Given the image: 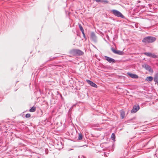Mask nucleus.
<instances>
[{
    "mask_svg": "<svg viewBox=\"0 0 158 158\" xmlns=\"http://www.w3.org/2000/svg\"><path fill=\"white\" fill-rule=\"evenodd\" d=\"M156 38L152 36H147L145 37L142 40L143 42L145 43H152L154 42Z\"/></svg>",
    "mask_w": 158,
    "mask_h": 158,
    "instance_id": "obj_1",
    "label": "nucleus"
},
{
    "mask_svg": "<svg viewBox=\"0 0 158 158\" xmlns=\"http://www.w3.org/2000/svg\"><path fill=\"white\" fill-rule=\"evenodd\" d=\"M113 15L115 16L118 17H120L122 19H124L125 17L124 15L119 11L116 10H111Z\"/></svg>",
    "mask_w": 158,
    "mask_h": 158,
    "instance_id": "obj_2",
    "label": "nucleus"
},
{
    "mask_svg": "<svg viewBox=\"0 0 158 158\" xmlns=\"http://www.w3.org/2000/svg\"><path fill=\"white\" fill-rule=\"evenodd\" d=\"M142 67L144 68L146 70L148 71L150 73H153V70L151 69V67L148 64H144L142 65Z\"/></svg>",
    "mask_w": 158,
    "mask_h": 158,
    "instance_id": "obj_3",
    "label": "nucleus"
},
{
    "mask_svg": "<svg viewBox=\"0 0 158 158\" xmlns=\"http://www.w3.org/2000/svg\"><path fill=\"white\" fill-rule=\"evenodd\" d=\"M140 108L139 106V105L136 104L134 105L133 108L131 110L132 113H135L137 112Z\"/></svg>",
    "mask_w": 158,
    "mask_h": 158,
    "instance_id": "obj_4",
    "label": "nucleus"
},
{
    "mask_svg": "<svg viewBox=\"0 0 158 158\" xmlns=\"http://www.w3.org/2000/svg\"><path fill=\"white\" fill-rule=\"evenodd\" d=\"M111 50L113 53L116 54L120 55H122L124 54V52L123 51L119 50H115L113 47L111 48Z\"/></svg>",
    "mask_w": 158,
    "mask_h": 158,
    "instance_id": "obj_5",
    "label": "nucleus"
},
{
    "mask_svg": "<svg viewBox=\"0 0 158 158\" xmlns=\"http://www.w3.org/2000/svg\"><path fill=\"white\" fill-rule=\"evenodd\" d=\"M105 60L110 63L113 64L115 62V60L112 58L106 56H105Z\"/></svg>",
    "mask_w": 158,
    "mask_h": 158,
    "instance_id": "obj_6",
    "label": "nucleus"
},
{
    "mask_svg": "<svg viewBox=\"0 0 158 158\" xmlns=\"http://www.w3.org/2000/svg\"><path fill=\"white\" fill-rule=\"evenodd\" d=\"M90 37L91 39L94 42H96L97 41V37L95 35L94 32H91Z\"/></svg>",
    "mask_w": 158,
    "mask_h": 158,
    "instance_id": "obj_7",
    "label": "nucleus"
},
{
    "mask_svg": "<svg viewBox=\"0 0 158 158\" xmlns=\"http://www.w3.org/2000/svg\"><path fill=\"white\" fill-rule=\"evenodd\" d=\"M86 81L92 87L95 88L97 87V85L92 81L88 80H87Z\"/></svg>",
    "mask_w": 158,
    "mask_h": 158,
    "instance_id": "obj_8",
    "label": "nucleus"
},
{
    "mask_svg": "<svg viewBox=\"0 0 158 158\" xmlns=\"http://www.w3.org/2000/svg\"><path fill=\"white\" fill-rule=\"evenodd\" d=\"M127 74L132 78L137 79L138 78V76L136 74L131 73H128Z\"/></svg>",
    "mask_w": 158,
    "mask_h": 158,
    "instance_id": "obj_9",
    "label": "nucleus"
},
{
    "mask_svg": "<svg viewBox=\"0 0 158 158\" xmlns=\"http://www.w3.org/2000/svg\"><path fill=\"white\" fill-rule=\"evenodd\" d=\"M76 49H73L69 52V53L72 56H77Z\"/></svg>",
    "mask_w": 158,
    "mask_h": 158,
    "instance_id": "obj_10",
    "label": "nucleus"
},
{
    "mask_svg": "<svg viewBox=\"0 0 158 158\" xmlns=\"http://www.w3.org/2000/svg\"><path fill=\"white\" fill-rule=\"evenodd\" d=\"M77 56H81L83 54V52L82 51L79 49H76Z\"/></svg>",
    "mask_w": 158,
    "mask_h": 158,
    "instance_id": "obj_11",
    "label": "nucleus"
},
{
    "mask_svg": "<svg viewBox=\"0 0 158 158\" xmlns=\"http://www.w3.org/2000/svg\"><path fill=\"white\" fill-rule=\"evenodd\" d=\"M97 2H103L104 4H107L109 3V2L107 0H95Z\"/></svg>",
    "mask_w": 158,
    "mask_h": 158,
    "instance_id": "obj_12",
    "label": "nucleus"
},
{
    "mask_svg": "<svg viewBox=\"0 0 158 158\" xmlns=\"http://www.w3.org/2000/svg\"><path fill=\"white\" fill-rule=\"evenodd\" d=\"M36 109V107L35 106H32L30 110L29 111L30 112H35Z\"/></svg>",
    "mask_w": 158,
    "mask_h": 158,
    "instance_id": "obj_13",
    "label": "nucleus"
},
{
    "mask_svg": "<svg viewBox=\"0 0 158 158\" xmlns=\"http://www.w3.org/2000/svg\"><path fill=\"white\" fill-rule=\"evenodd\" d=\"M153 77L151 76L147 77L146 78V80L148 81H151L153 80Z\"/></svg>",
    "mask_w": 158,
    "mask_h": 158,
    "instance_id": "obj_14",
    "label": "nucleus"
},
{
    "mask_svg": "<svg viewBox=\"0 0 158 158\" xmlns=\"http://www.w3.org/2000/svg\"><path fill=\"white\" fill-rule=\"evenodd\" d=\"M154 79L155 82L158 83V76L157 74H156L155 76Z\"/></svg>",
    "mask_w": 158,
    "mask_h": 158,
    "instance_id": "obj_15",
    "label": "nucleus"
},
{
    "mask_svg": "<svg viewBox=\"0 0 158 158\" xmlns=\"http://www.w3.org/2000/svg\"><path fill=\"white\" fill-rule=\"evenodd\" d=\"M111 139L113 141H115V136L114 133H113L112 134L111 136Z\"/></svg>",
    "mask_w": 158,
    "mask_h": 158,
    "instance_id": "obj_16",
    "label": "nucleus"
},
{
    "mask_svg": "<svg viewBox=\"0 0 158 158\" xmlns=\"http://www.w3.org/2000/svg\"><path fill=\"white\" fill-rule=\"evenodd\" d=\"M143 54L148 56L151 57L152 53L151 52H145L143 53Z\"/></svg>",
    "mask_w": 158,
    "mask_h": 158,
    "instance_id": "obj_17",
    "label": "nucleus"
},
{
    "mask_svg": "<svg viewBox=\"0 0 158 158\" xmlns=\"http://www.w3.org/2000/svg\"><path fill=\"white\" fill-rule=\"evenodd\" d=\"M151 57L153 58H158V56H157L154 53L153 54L152 53Z\"/></svg>",
    "mask_w": 158,
    "mask_h": 158,
    "instance_id": "obj_18",
    "label": "nucleus"
},
{
    "mask_svg": "<svg viewBox=\"0 0 158 158\" xmlns=\"http://www.w3.org/2000/svg\"><path fill=\"white\" fill-rule=\"evenodd\" d=\"M121 117L122 118H123L124 117L125 113L123 111H121L120 113Z\"/></svg>",
    "mask_w": 158,
    "mask_h": 158,
    "instance_id": "obj_19",
    "label": "nucleus"
},
{
    "mask_svg": "<svg viewBox=\"0 0 158 158\" xmlns=\"http://www.w3.org/2000/svg\"><path fill=\"white\" fill-rule=\"evenodd\" d=\"M82 139V135L81 134H79V136L78 138V139L80 140Z\"/></svg>",
    "mask_w": 158,
    "mask_h": 158,
    "instance_id": "obj_20",
    "label": "nucleus"
},
{
    "mask_svg": "<svg viewBox=\"0 0 158 158\" xmlns=\"http://www.w3.org/2000/svg\"><path fill=\"white\" fill-rule=\"evenodd\" d=\"M79 27V28L80 29V30L81 31H83V30H84L83 27H82L81 25L80 24H78Z\"/></svg>",
    "mask_w": 158,
    "mask_h": 158,
    "instance_id": "obj_21",
    "label": "nucleus"
},
{
    "mask_svg": "<svg viewBox=\"0 0 158 158\" xmlns=\"http://www.w3.org/2000/svg\"><path fill=\"white\" fill-rule=\"evenodd\" d=\"M31 116V115L30 114H26L25 117L26 118H28Z\"/></svg>",
    "mask_w": 158,
    "mask_h": 158,
    "instance_id": "obj_22",
    "label": "nucleus"
},
{
    "mask_svg": "<svg viewBox=\"0 0 158 158\" xmlns=\"http://www.w3.org/2000/svg\"><path fill=\"white\" fill-rule=\"evenodd\" d=\"M102 156L104 155L105 156V157H107V155H106V154L105 152L103 154H102Z\"/></svg>",
    "mask_w": 158,
    "mask_h": 158,
    "instance_id": "obj_23",
    "label": "nucleus"
},
{
    "mask_svg": "<svg viewBox=\"0 0 158 158\" xmlns=\"http://www.w3.org/2000/svg\"><path fill=\"white\" fill-rule=\"evenodd\" d=\"M81 31V32H82V33L83 34L84 33V30H83V31Z\"/></svg>",
    "mask_w": 158,
    "mask_h": 158,
    "instance_id": "obj_24",
    "label": "nucleus"
},
{
    "mask_svg": "<svg viewBox=\"0 0 158 158\" xmlns=\"http://www.w3.org/2000/svg\"><path fill=\"white\" fill-rule=\"evenodd\" d=\"M83 34V35L84 36V37H85V34H84H84Z\"/></svg>",
    "mask_w": 158,
    "mask_h": 158,
    "instance_id": "obj_25",
    "label": "nucleus"
}]
</instances>
